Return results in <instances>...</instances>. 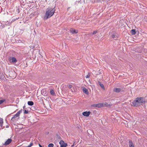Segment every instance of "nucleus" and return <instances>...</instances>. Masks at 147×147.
I'll return each mask as SVG.
<instances>
[{
  "label": "nucleus",
  "mask_w": 147,
  "mask_h": 147,
  "mask_svg": "<svg viewBox=\"0 0 147 147\" xmlns=\"http://www.w3.org/2000/svg\"><path fill=\"white\" fill-rule=\"evenodd\" d=\"M19 116V115H18L17 113L14 116L12 117L11 118V122H13L14 121V119L17 118V117H18Z\"/></svg>",
  "instance_id": "9"
},
{
  "label": "nucleus",
  "mask_w": 147,
  "mask_h": 147,
  "mask_svg": "<svg viewBox=\"0 0 147 147\" xmlns=\"http://www.w3.org/2000/svg\"><path fill=\"white\" fill-rule=\"evenodd\" d=\"M98 84H99L100 86L101 87L102 89L104 90L105 89V88L104 86L103 85V84H102L100 82H98Z\"/></svg>",
  "instance_id": "16"
},
{
  "label": "nucleus",
  "mask_w": 147,
  "mask_h": 147,
  "mask_svg": "<svg viewBox=\"0 0 147 147\" xmlns=\"http://www.w3.org/2000/svg\"><path fill=\"white\" fill-rule=\"evenodd\" d=\"M22 109H21V110H20L19 111H18L17 113L18 115H19V116L20 113H21L22 112Z\"/></svg>",
  "instance_id": "22"
},
{
  "label": "nucleus",
  "mask_w": 147,
  "mask_h": 147,
  "mask_svg": "<svg viewBox=\"0 0 147 147\" xmlns=\"http://www.w3.org/2000/svg\"><path fill=\"white\" fill-rule=\"evenodd\" d=\"M129 147H134V143L131 140L129 141Z\"/></svg>",
  "instance_id": "12"
},
{
  "label": "nucleus",
  "mask_w": 147,
  "mask_h": 147,
  "mask_svg": "<svg viewBox=\"0 0 147 147\" xmlns=\"http://www.w3.org/2000/svg\"><path fill=\"white\" fill-rule=\"evenodd\" d=\"M131 32L132 35H135L136 34L135 29H132L131 30Z\"/></svg>",
  "instance_id": "15"
},
{
  "label": "nucleus",
  "mask_w": 147,
  "mask_h": 147,
  "mask_svg": "<svg viewBox=\"0 0 147 147\" xmlns=\"http://www.w3.org/2000/svg\"><path fill=\"white\" fill-rule=\"evenodd\" d=\"M54 144L53 143H50L48 145V147H53Z\"/></svg>",
  "instance_id": "21"
},
{
  "label": "nucleus",
  "mask_w": 147,
  "mask_h": 147,
  "mask_svg": "<svg viewBox=\"0 0 147 147\" xmlns=\"http://www.w3.org/2000/svg\"><path fill=\"white\" fill-rule=\"evenodd\" d=\"M91 112L90 111H84L82 113V114L83 115L86 116V117H88L90 115Z\"/></svg>",
  "instance_id": "6"
},
{
  "label": "nucleus",
  "mask_w": 147,
  "mask_h": 147,
  "mask_svg": "<svg viewBox=\"0 0 147 147\" xmlns=\"http://www.w3.org/2000/svg\"><path fill=\"white\" fill-rule=\"evenodd\" d=\"M92 2L93 3H96V0H94L93 1H92Z\"/></svg>",
  "instance_id": "31"
},
{
  "label": "nucleus",
  "mask_w": 147,
  "mask_h": 147,
  "mask_svg": "<svg viewBox=\"0 0 147 147\" xmlns=\"http://www.w3.org/2000/svg\"><path fill=\"white\" fill-rule=\"evenodd\" d=\"M82 90L83 92L86 94H88V90L85 88L83 87L82 88Z\"/></svg>",
  "instance_id": "13"
},
{
  "label": "nucleus",
  "mask_w": 147,
  "mask_h": 147,
  "mask_svg": "<svg viewBox=\"0 0 147 147\" xmlns=\"http://www.w3.org/2000/svg\"><path fill=\"white\" fill-rule=\"evenodd\" d=\"M145 102V99L143 97H138L132 102V105L135 107H137L144 103Z\"/></svg>",
  "instance_id": "1"
},
{
  "label": "nucleus",
  "mask_w": 147,
  "mask_h": 147,
  "mask_svg": "<svg viewBox=\"0 0 147 147\" xmlns=\"http://www.w3.org/2000/svg\"><path fill=\"white\" fill-rule=\"evenodd\" d=\"M116 32L115 31H114L113 32V34L112 35V37L113 39H117V36L116 35Z\"/></svg>",
  "instance_id": "10"
},
{
  "label": "nucleus",
  "mask_w": 147,
  "mask_h": 147,
  "mask_svg": "<svg viewBox=\"0 0 147 147\" xmlns=\"http://www.w3.org/2000/svg\"><path fill=\"white\" fill-rule=\"evenodd\" d=\"M47 0H46V2H47Z\"/></svg>",
  "instance_id": "37"
},
{
  "label": "nucleus",
  "mask_w": 147,
  "mask_h": 147,
  "mask_svg": "<svg viewBox=\"0 0 147 147\" xmlns=\"http://www.w3.org/2000/svg\"><path fill=\"white\" fill-rule=\"evenodd\" d=\"M55 9L54 8H49L46 10V12L44 17V20H47L50 18L54 15Z\"/></svg>",
  "instance_id": "2"
},
{
  "label": "nucleus",
  "mask_w": 147,
  "mask_h": 147,
  "mask_svg": "<svg viewBox=\"0 0 147 147\" xmlns=\"http://www.w3.org/2000/svg\"><path fill=\"white\" fill-rule=\"evenodd\" d=\"M3 123V120L2 118H0V126L2 127Z\"/></svg>",
  "instance_id": "18"
},
{
  "label": "nucleus",
  "mask_w": 147,
  "mask_h": 147,
  "mask_svg": "<svg viewBox=\"0 0 147 147\" xmlns=\"http://www.w3.org/2000/svg\"><path fill=\"white\" fill-rule=\"evenodd\" d=\"M90 75L89 74H88L86 76V78H89L90 77Z\"/></svg>",
  "instance_id": "28"
},
{
  "label": "nucleus",
  "mask_w": 147,
  "mask_h": 147,
  "mask_svg": "<svg viewBox=\"0 0 147 147\" xmlns=\"http://www.w3.org/2000/svg\"><path fill=\"white\" fill-rule=\"evenodd\" d=\"M12 141V140L11 138H9L5 142L3 145H8L11 143Z\"/></svg>",
  "instance_id": "7"
},
{
  "label": "nucleus",
  "mask_w": 147,
  "mask_h": 147,
  "mask_svg": "<svg viewBox=\"0 0 147 147\" xmlns=\"http://www.w3.org/2000/svg\"><path fill=\"white\" fill-rule=\"evenodd\" d=\"M5 101V99H3L1 100H0V105L2 103L4 102Z\"/></svg>",
  "instance_id": "23"
},
{
  "label": "nucleus",
  "mask_w": 147,
  "mask_h": 147,
  "mask_svg": "<svg viewBox=\"0 0 147 147\" xmlns=\"http://www.w3.org/2000/svg\"><path fill=\"white\" fill-rule=\"evenodd\" d=\"M113 91L114 92L119 93L120 92H124V91L123 90V88H115L113 89Z\"/></svg>",
  "instance_id": "3"
},
{
  "label": "nucleus",
  "mask_w": 147,
  "mask_h": 147,
  "mask_svg": "<svg viewBox=\"0 0 147 147\" xmlns=\"http://www.w3.org/2000/svg\"><path fill=\"white\" fill-rule=\"evenodd\" d=\"M101 1H102V0H96V3H99Z\"/></svg>",
  "instance_id": "30"
},
{
  "label": "nucleus",
  "mask_w": 147,
  "mask_h": 147,
  "mask_svg": "<svg viewBox=\"0 0 147 147\" xmlns=\"http://www.w3.org/2000/svg\"><path fill=\"white\" fill-rule=\"evenodd\" d=\"M68 87L69 88H71L72 87V86L71 85H69Z\"/></svg>",
  "instance_id": "29"
},
{
  "label": "nucleus",
  "mask_w": 147,
  "mask_h": 147,
  "mask_svg": "<svg viewBox=\"0 0 147 147\" xmlns=\"http://www.w3.org/2000/svg\"><path fill=\"white\" fill-rule=\"evenodd\" d=\"M0 147H3V146H0Z\"/></svg>",
  "instance_id": "36"
},
{
  "label": "nucleus",
  "mask_w": 147,
  "mask_h": 147,
  "mask_svg": "<svg viewBox=\"0 0 147 147\" xmlns=\"http://www.w3.org/2000/svg\"><path fill=\"white\" fill-rule=\"evenodd\" d=\"M59 143L61 147H66L67 145V144L65 143L62 140H61Z\"/></svg>",
  "instance_id": "5"
},
{
  "label": "nucleus",
  "mask_w": 147,
  "mask_h": 147,
  "mask_svg": "<svg viewBox=\"0 0 147 147\" xmlns=\"http://www.w3.org/2000/svg\"><path fill=\"white\" fill-rule=\"evenodd\" d=\"M70 32L72 34H76L78 33V30H76L75 29L73 28H71L70 30Z\"/></svg>",
  "instance_id": "8"
},
{
  "label": "nucleus",
  "mask_w": 147,
  "mask_h": 147,
  "mask_svg": "<svg viewBox=\"0 0 147 147\" xmlns=\"http://www.w3.org/2000/svg\"><path fill=\"white\" fill-rule=\"evenodd\" d=\"M50 93L53 96H54L55 94V93L54 90L53 89L51 90Z\"/></svg>",
  "instance_id": "19"
},
{
  "label": "nucleus",
  "mask_w": 147,
  "mask_h": 147,
  "mask_svg": "<svg viewBox=\"0 0 147 147\" xmlns=\"http://www.w3.org/2000/svg\"><path fill=\"white\" fill-rule=\"evenodd\" d=\"M97 32H98L97 31H96V30L94 31L93 32V33H92V34H96L97 33Z\"/></svg>",
  "instance_id": "26"
},
{
  "label": "nucleus",
  "mask_w": 147,
  "mask_h": 147,
  "mask_svg": "<svg viewBox=\"0 0 147 147\" xmlns=\"http://www.w3.org/2000/svg\"><path fill=\"white\" fill-rule=\"evenodd\" d=\"M102 1H105V0H102Z\"/></svg>",
  "instance_id": "34"
},
{
  "label": "nucleus",
  "mask_w": 147,
  "mask_h": 147,
  "mask_svg": "<svg viewBox=\"0 0 147 147\" xmlns=\"http://www.w3.org/2000/svg\"><path fill=\"white\" fill-rule=\"evenodd\" d=\"M33 145V143H31L28 146V147H31Z\"/></svg>",
  "instance_id": "27"
},
{
  "label": "nucleus",
  "mask_w": 147,
  "mask_h": 147,
  "mask_svg": "<svg viewBox=\"0 0 147 147\" xmlns=\"http://www.w3.org/2000/svg\"><path fill=\"white\" fill-rule=\"evenodd\" d=\"M39 145L40 147H44V146H42L40 144H39Z\"/></svg>",
  "instance_id": "32"
},
{
  "label": "nucleus",
  "mask_w": 147,
  "mask_h": 147,
  "mask_svg": "<svg viewBox=\"0 0 147 147\" xmlns=\"http://www.w3.org/2000/svg\"><path fill=\"white\" fill-rule=\"evenodd\" d=\"M28 104L30 106H32L34 105V102L32 101H28Z\"/></svg>",
  "instance_id": "17"
},
{
  "label": "nucleus",
  "mask_w": 147,
  "mask_h": 147,
  "mask_svg": "<svg viewBox=\"0 0 147 147\" xmlns=\"http://www.w3.org/2000/svg\"><path fill=\"white\" fill-rule=\"evenodd\" d=\"M97 104V107L100 108L104 106H106V104L105 103H100Z\"/></svg>",
  "instance_id": "11"
},
{
  "label": "nucleus",
  "mask_w": 147,
  "mask_h": 147,
  "mask_svg": "<svg viewBox=\"0 0 147 147\" xmlns=\"http://www.w3.org/2000/svg\"><path fill=\"white\" fill-rule=\"evenodd\" d=\"M91 107H97V104H93L91 105Z\"/></svg>",
  "instance_id": "24"
},
{
  "label": "nucleus",
  "mask_w": 147,
  "mask_h": 147,
  "mask_svg": "<svg viewBox=\"0 0 147 147\" xmlns=\"http://www.w3.org/2000/svg\"><path fill=\"white\" fill-rule=\"evenodd\" d=\"M69 8H70L69 7H68L67 8V9L68 10L69 9Z\"/></svg>",
  "instance_id": "35"
},
{
  "label": "nucleus",
  "mask_w": 147,
  "mask_h": 147,
  "mask_svg": "<svg viewBox=\"0 0 147 147\" xmlns=\"http://www.w3.org/2000/svg\"><path fill=\"white\" fill-rule=\"evenodd\" d=\"M27 147H28V146H27Z\"/></svg>",
  "instance_id": "38"
},
{
  "label": "nucleus",
  "mask_w": 147,
  "mask_h": 147,
  "mask_svg": "<svg viewBox=\"0 0 147 147\" xmlns=\"http://www.w3.org/2000/svg\"><path fill=\"white\" fill-rule=\"evenodd\" d=\"M28 113V110H24V114H27Z\"/></svg>",
  "instance_id": "25"
},
{
  "label": "nucleus",
  "mask_w": 147,
  "mask_h": 147,
  "mask_svg": "<svg viewBox=\"0 0 147 147\" xmlns=\"http://www.w3.org/2000/svg\"><path fill=\"white\" fill-rule=\"evenodd\" d=\"M41 93L44 96H47V94L46 93V92L45 90L44 89L42 90L41 91Z\"/></svg>",
  "instance_id": "14"
},
{
  "label": "nucleus",
  "mask_w": 147,
  "mask_h": 147,
  "mask_svg": "<svg viewBox=\"0 0 147 147\" xmlns=\"http://www.w3.org/2000/svg\"><path fill=\"white\" fill-rule=\"evenodd\" d=\"M9 60L10 62L13 63H16L17 62L16 59L14 57H10L9 58Z\"/></svg>",
  "instance_id": "4"
},
{
  "label": "nucleus",
  "mask_w": 147,
  "mask_h": 147,
  "mask_svg": "<svg viewBox=\"0 0 147 147\" xmlns=\"http://www.w3.org/2000/svg\"><path fill=\"white\" fill-rule=\"evenodd\" d=\"M19 18H16V20H18V19Z\"/></svg>",
  "instance_id": "33"
},
{
  "label": "nucleus",
  "mask_w": 147,
  "mask_h": 147,
  "mask_svg": "<svg viewBox=\"0 0 147 147\" xmlns=\"http://www.w3.org/2000/svg\"><path fill=\"white\" fill-rule=\"evenodd\" d=\"M2 24L3 25H8L9 24V22H8V21L3 22Z\"/></svg>",
  "instance_id": "20"
}]
</instances>
